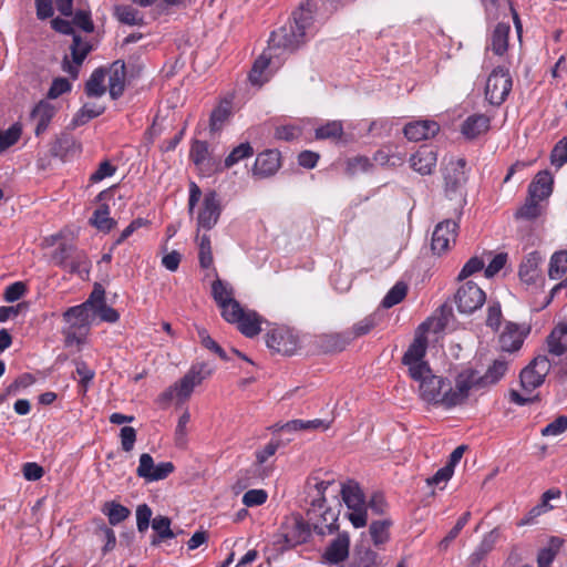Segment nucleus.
I'll return each instance as SVG.
<instances>
[{
    "label": "nucleus",
    "mask_w": 567,
    "mask_h": 567,
    "mask_svg": "<svg viewBox=\"0 0 567 567\" xmlns=\"http://www.w3.org/2000/svg\"><path fill=\"white\" fill-rule=\"evenodd\" d=\"M91 224L102 231H110L115 226V220L110 217V207L101 205L92 215Z\"/></svg>",
    "instance_id": "49530a36"
},
{
    "label": "nucleus",
    "mask_w": 567,
    "mask_h": 567,
    "mask_svg": "<svg viewBox=\"0 0 567 567\" xmlns=\"http://www.w3.org/2000/svg\"><path fill=\"white\" fill-rule=\"evenodd\" d=\"M72 90L71 82L65 78H56L48 91V99L54 100Z\"/></svg>",
    "instance_id": "69168bd1"
},
{
    "label": "nucleus",
    "mask_w": 567,
    "mask_h": 567,
    "mask_svg": "<svg viewBox=\"0 0 567 567\" xmlns=\"http://www.w3.org/2000/svg\"><path fill=\"white\" fill-rule=\"evenodd\" d=\"M543 257L538 251L529 252L522 261L518 270V275L522 281L525 284H534L538 278V266L542 262Z\"/></svg>",
    "instance_id": "7c9ffc66"
},
{
    "label": "nucleus",
    "mask_w": 567,
    "mask_h": 567,
    "mask_svg": "<svg viewBox=\"0 0 567 567\" xmlns=\"http://www.w3.org/2000/svg\"><path fill=\"white\" fill-rule=\"evenodd\" d=\"M466 162L464 158L451 159L444 167L445 189L447 193L457 192L466 183Z\"/></svg>",
    "instance_id": "dca6fc26"
},
{
    "label": "nucleus",
    "mask_w": 567,
    "mask_h": 567,
    "mask_svg": "<svg viewBox=\"0 0 567 567\" xmlns=\"http://www.w3.org/2000/svg\"><path fill=\"white\" fill-rule=\"evenodd\" d=\"M378 554L371 548L357 547L353 554L352 567H374Z\"/></svg>",
    "instance_id": "3c124183"
},
{
    "label": "nucleus",
    "mask_w": 567,
    "mask_h": 567,
    "mask_svg": "<svg viewBox=\"0 0 567 567\" xmlns=\"http://www.w3.org/2000/svg\"><path fill=\"white\" fill-rule=\"evenodd\" d=\"M316 3L312 0H306L301 2L299 8L292 13V24L297 30L303 32L308 37L313 29V12Z\"/></svg>",
    "instance_id": "5701e85b"
},
{
    "label": "nucleus",
    "mask_w": 567,
    "mask_h": 567,
    "mask_svg": "<svg viewBox=\"0 0 567 567\" xmlns=\"http://www.w3.org/2000/svg\"><path fill=\"white\" fill-rule=\"evenodd\" d=\"M511 28L507 23H498L491 38V49L497 55H503L508 48Z\"/></svg>",
    "instance_id": "58836bf2"
},
{
    "label": "nucleus",
    "mask_w": 567,
    "mask_h": 567,
    "mask_svg": "<svg viewBox=\"0 0 567 567\" xmlns=\"http://www.w3.org/2000/svg\"><path fill=\"white\" fill-rule=\"evenodd\" d=\"M156 464L154 463L153 457L148 453H143L140 456V464L136 470V474L138 477L144 478L150 482L155 471Z\"/></svg>",
    "instance_id": "680f3d73"
},
{
    "label": "nucleus",
    "mask_w": 567,
    "mask_h": 567,
    "mask_svg": "<svg viewBox=\"0 0 567 567\" xmlns=\"http://www.w3.org/2000/svg\"><path fill=\"white\" fill-rule=\"evenodd\" d=\"M489 127V116L485 114H472L463 122L461 132L466 138L474 140L486 133Z\"/></svg>",
    "instance_id": "cd10ccee"
},
{
    "label": "nucleus",
    "mask_w": 567,
    "mask_h": 567,
    "mask_svg": "<svg viewBox=\"0 0 567 567\" xmlns=\"http://www.w3.org/2000/svg\"><path fill=\"white\" fill-rule=\"evenodd\" d=\"M512 90V78L509 71L504 68H496L488 75L485 86L486 100L492 105H501Z\"/></svg>",
    "instance_id": "0eeeda50"
},
{
    "label": "nucleus",
    "mask_w": 567,
    "mask_h": 567,
    "mask_svg": "<svg viewBox=\"0 0 567 567\" xmlns=\"http://www.w3.org/2000/svg\"><path fill=\"white\" fill-rule=\"evenodd\" d=\"M458 224L454 219H445L439 223L432 234V250L441 255L450 249L451 244L455 243Z\"/></svg>",
    "instance_id": "f8f14e48"
},
{
    "label": "nucleus",
    "mask_w": 567,
    "mask_h": 567,
    "mask_svg": "<svg viewBox=\"0 0 567 567\" xmlns=\"http://www.w3.org/2000/svg\"><path fill=\"white\" fill-rule=\"evenodd\" d=\"M550 361L546 355L536 357L529 365L520 372V384L524 391L530 393L540 386L550 370Z\"/></svg>",
    "instance_id": "9d476101"
},
{
    "label": "nucleus",
    "mask_w": 567,
    "mask_h": 567,
    "mask_svg": "<svg viewBox=\"0 0 567 567\" xmlns=\"http://www.w3.org/2000/svg\"><path fill=\"white\" fill-rule=\"evenodd\" d=\"M212 374L213 369L207 363L193 364L178 382L161 394L159 401L167 403L176 398L179 402H185L192 395L194 388Z\"/></svg>",
    "instance_id": "20e7f679"
},
{
    "label": "nucleus",
    "mask_w": 567,
    "mask_h": 567,
    "mask_svg": "<svg viewBox=\"0 0 567 567\" xmlns=\"http://www.w3.org/2000/svg\"><path fill=\"white\" fill-rule=\"evenodd\" d=\"M499 538V529L494 528L485 534L475 550L470 555L468 560L474 564H481L485 557L491 553Z\"/></svg>",
    "instance_id": "72a5a7b5"
},
{
    "label": "nucleus",
    "mask_w": 567,
    "mask_h": 567,
    "mask_svg": "<svg viewBox=\"0 0 567 567\" xmlns=\"http://www.w3.org/2000/svg\"><path fill=\"white\" fill-rule=\"evenodd\" d=\"M280 153L267 150L257 155L252 167V175L259 178L272 176L280 167Z\"/></svg>",
    "instance_id": "6ab92c4d"
},
{
    "label": "nucleus",
    "mask_w": 567,
    "mask_h": 567,
    "mask_svg": "<svg viewBox=\"0 0 567 567\" xmlns=\"http://www.w3.org/2000/svg\"><path fill=\"white\" fill-rule=\"evenodd\" d=\"M554 177L548 171H542L536 174L528 186V195L533 198L544 200L553 193Z\"/></svg>",
    "instance_id": "bb28decb"
},
{
    "label": "nucleus",
    "mask_w": 567,
    "mask_h": 567,
    "mask_svg": "<svg viewBox=\"0 0 567 567\" xmlns=\"http://www.w3.org/2000/svg\"><path fill=\"white\" fill-rule=\"evenodd\" d=\"M21 136V127L17 124L6 131L0 132V151H4L14 145Z\"/></svg>",
    "instance_id": "e2e57ef3"
},
{
    "label": "nucleus",
    "mask_w": 567,
    "mask_h": 567,
    "mask_svg": "<svg viewBox=\"0 0 567 567\" xmlns=\"http://www.w3.org/2000/svg\"><path fill=\"white\" fill-rule=\"evenodd\" d=\"M307 37L302 31L297 30L296 27L290 23L288 27H281L277 31H274L270 35L269 43L272 48H282L287 51L297 50L305 41Z\"/></svg>",
    "instance_id": "ddd939ff"
},
{
    "label": "nucleus",
    "mask_w": 567,
    "mask_h": 567,
    "mask_svg": "<svg viewBox=\"0 0 567 567\" xmlns=\"http://www.w3.org/2000/svg\"><path fill=\"white\" fill-rule=\"evenodd\" d=\"M152 528L155 535L152 537L151 545L157 546L165 539L175 538L177 534L171 528V519L167 516L158 515L152 519Z\"/></svg>",
    "instance_id": "c9c22d12"
},
{
    "label": "nucleus",
    "mask_w": 567,
    "mask_h": 567,
    "mask_svg": "<svg viewBox=\"0 0 567 567\" xmlns=\"http://www.w3.org/2000/svg\"><path fill=\"white\" fill-rule=\"evenodd\" d=\"M75 373L79 378V383L83 391L87 390L89 384L94 379L95 372L84 361L75 360Z\"/></svg>",
    "instance_id": "13d9d810"
},
{
    "label": "nucleus",
    "mask_w": 567,
    "mask_h": 567,
    "mask_svg": "<svg viewBox=\"0 0 567 567\" xmlns=\"http://www.w3.org/2000/svg\"><path fill=\"white\" fill-rule=\"evenodd\" d=\"M426 329L427 323L423 322L413 342L405 351L402 363L408 368L410 378L419 383L420 398L427 403L445 406L444 400L447 396L449 380L434 375L424 360L427 349V338L424 332Z\"/></svg>",
    "instance_id": "f257e3e1"
},
{
    "label": "nucleus",
    "mask_w": 567,
    "mask_h": 567,
    "mask_svg": "<svg viewBox=\"0 0 567 567\" xmlns=\"http://www.w3.org/2000/svg\"><path fill=\"white\" fill-rule=\"evenodd\" d=\"M91 298V307L93 319L97 316L101 321L114 323L120 319L118 312L106 305L105 302V291L103 287L96 284L90 293Z\"/></svg>",
    "instance_id": "4468645a"
},
{
    "label": "nucleus",
    "mask_w": 567,
    "mask_h": 567,
    "mask_svg": "<svg viewBox=\"0 0 567 567\" xmlns=\"http://www.w3.org/2000/svg\"><path fill=\"white\" fill-rule=\"evenodd\" d=\"M373 167L372 161L367 156H355L347 161L346 172L353 176L359 173H367Z\"/></svg>",
    "instance_id": "6e6d98bb"
},
{
    "label": "nucleus",
    "mask_w": 567,
    "mask_h": 567,
    "mask_svg": "<svg viewBox=\"0 0 567 567\" xmlns=\"http://www.w3.org/2000/svg\"><path fill=\"white\" fill-rule=\"evenodd\" d=\"M350 537L347 533H340L327 546L323 553V559L331 565L340 566L349 557Z\"/></svg>",
    "instance_id": "f3484780"
},
{
    "label": "nucleus",
    "mask_w": 567,
    "mask_h": 567,
    "mask_svg": "<svg viewBox=\"0 0 567 567\" xmlns=\"http://www.w3.org/2000/svg\"><path fill=\"white\" fill-rule=\"evenodd\" d=\"M454 299L457 310L470 315L484 305L486 295L475 282L466 281L458 287Z\"/></svg>",
    "instance_id": "1a4fd4ad"
},
{
    "label": "nucleus",
    "mask_w": 567,
    "mask_h": 567,
    "mask_svg": "<svg viewBox=\"0 0 567 567\" xmlns=\"http://www.w3.org/2000/svg\"><path fill=\"white\" fill-rule=\"evenodd\" d=\"M63 319L68 323L63 329L65 346L83 344L93 323L91 298L89 297L81 305L70 307L63 313Z\"/></svg>",
    "instance_id": "7ed1b4c3"
},
{
    "label": "nucleus",
    "mask_w": 567,
    "mask_h": 567,
    "mask_svg": "<svg viewBox=\"0 0 567 567\" xmlns=\"http://www.w3.org/2000/svg\"><path fill=\"white\" fill-rule=\"evenodd\" d=\"M279 447V443L276 441H270L268 444L265 445V447L260 451H257L256 453V463L252 465L251 470L254 472V475L262 478L268 475V472L261 467V465L275 453L277 452Z\"/></svg>",
    "instance_id": "ea45409f"
},
{
    "label": "nucleus",
    "mask_w": 567,
    "mask_h": 567,
    "mask_svg": "<svg viewBox=\"0 0 567 567\" xmlns=\"http://www.w3.org/2000/svg\"><path fill=\"white\" fill-rule=\"evenodd\" d=\"M236 320H226L237 324L238 330L247 338H254L261 331L262 318L254 310H246L240 306V311L235 313Z\"/></svg>",
    "instance_id": "2eb2a0df"
},
{
    "label": "nucleus",
    "mask_w": 567,
    "mask_h": 567,
    "mask_svg": "<svg viewBox=\"0 0 567 567\" xmlns=\"http://www.w3.org/2000/svg\"><path fill=\"white\" fill-rule=\"evenodd\" d=\"M72 247H68L66 245H62L59 248V254H56L55 258H59V264L64 268L69 269L72 274H87L89 272V261L84 254H76L74 258H70L69 251Z\"/></svg>",
    "instance_id": "a878e982"
},
{
    "label": "nucleus",
    "mask_w": 567,
    "mask_h": 567,
    "mask_svg": "<svg viewBox=\"0 0 567 567\" xmlns=\"http://www.w3.org/2000/svg\"><path fill=\"white\" fill-rule=\"evenodd\" d=\"M266 344L269 349L275 352L290 355L297 349V340L296 338L286 330L282 329H274L266 336Z\"/></svg>",
    "instance_id": "a211bd4d"
},
{
    "label": "nucleus",
    "mask_w": 567,
    "mask_h": 567,
    "mask_svg": "<svg viewBox=\"0 0 567 567\" xmlns=\"http://www.w3.org/2000/svg\"><path fill=\"white\" fill-rule=\"evenodd\" d=\"M341 495L349 511L347 517L350 523L355 528L364 527L368 522V513L364 494L360 486L354 482H348L342 485Z\"/></svg>",
    "instance_id": "39448f33"
},
{
    "label": "nucleus",
    "mask_w": 567,
    "mask_h": 567,
    "mask_svg": "<svg viewBox=\"0 0 567 567\" xmlns=\"http://www.w3.org/2000/svg\"><path fill=\"white\" fill-rule=\"evenodd\" d=\"M317 140H331L339 142L343 136V125L340 121H330L316 130Z\"/></svg>",
    "instance_id": "37998d69"
},
{
    "label": "nucleus",
    "mask_w": 567,
    "mask_h": 567,
    "mask_svg": "<svg viewBox=\"0 0 567 567\" xmlns=\"http://www.w3.org/2000/svg\"><path fill=\"white\" fill-rule=\"evenodd\" d=\"M116 19L127 25H142L143 16L132 6L121 4L114 8Z\"/></svg>",
    "instance_id": "79ce46f5"
},
{
    "label": "nucleus",
    "mask_w": 567,
    "mask_h": 567,
    "mask_svg": "<svg viewBox=\"0 0 567 567\" xmlns=\"http://www.w3.org/2000/svg\"><path fill=\"white\" fill-rule=\"evenodd\" d=\"M196 240L198 244L199 265L203 268H209L214 261L210 237L207 234L197 235Z\"/></svg>",
    "instance_id": "8fccbe9b"
},
{
    "label": "nucleus",
    "mask_w": 567,
    "mask_h": 567,
    "mask_svg": "<svg viewBox=\"0 0 567 567\" xmlns=\"http://www.w3.org/2000/svg\"><path fill=\"white\" fill-rule=\"evenodd\" d=\"M189 156L196 166H203L209 156L208 144L204 141H195Z\"/></svg>",
    "instance_id": "4d7b16f0"
},
{
    "label": "nucleus",
    "mask_w": 567,
    "mask_h": 567,
    "mask_svg": "<svg viewBox=\"0 0 567 567\" xmlns=\"http://www.w3.org/2000/svg\"><path fill=\"white\" fill-rule=\"evenodd\" d=\"M392 524L390 518L373 520L370 524L369 534L377 548H381L390 540V528Z\"/></svg>",
    "instance_id": "f704fd0d"
},
{
    "label": "nucleus",
    "mask_w": 567,
    "mask_h": 567,
    "mask_svg": "<svg viewBox=\"0 0 567 567\" xmlns=\"http://www.w3.org/2000/svg\"><path fill=\"white\" fill-rule=\"evenodd\" d=\"M235 291L230 284L217 278L212 284V296L220 308L225 320H236L235 313L240 311V303L234 298Z\"/></svg>",
    "instance_id": "6e6552de"
},
{
    "label": "nucleus",
    "mask_w": 567,
    "mask_h": 567,
    "mask_svg": "<svg viewBox=\"0 0 567 567\" xmlns=\"http://www.w3.org/2000/svg\"><path fill=\"white\" fill-rule=\"evenodd\" d=\"M508 361L504 358L494 360L484 375H478L482 386L497 383L507 372Z\"/></svg>",
    "instance_id": "4c0bfd02"
},
{
    "label": "nucleus",
    "mask_w": 567,
    "mask_h": 567,
    "mask_svg": "<svg viewBox=\"0 0 567 567\" xmlns=\"http://www.w3.org/2000/svg\"><path fill=\"white\" fill-rule=\"evenodd\" d=\"M102 513L107 516L110 524L113 526L125 520L131 514L127 507L113 501L103 505Z\"/></svg>",
    "instance_id": "c03bdc74"
},
{
    "label": "nucleus",
    "mask_w": 567,
    "mask_h": 567,
    "mask_svg": "<svg viewBox=\"0 0 567 567\" xmlns=\"http://www.w3.org/2000/svg\"><path fill=\"white\" fill-rule=\"evenodd\" d=\"M330 427V423L321 420V419H315L309 421L303 420H292L285 424H276L275 429L276 431H287V432H293V431H315V430H321L326 431Z\"/></svg>",
    "instance_id": "473e14b6"
},
{
    "label": "nucleus",
    "mask_w": 567,
    "mask_h": 567,
    "mask_svg": "<svg viewBox=\"0 0 567 567\" xmlns=\"http://www.w3.org/2000/svg\"><path fill=\"white\" fill-rule=\"evenodd\" d=\"M229 116H230V103L229 102L220 103L212 112L210 123H209L210 130L213 132L219 131L224 126L225 122L228 120Z\"/></svg>",
    "instance_id": "603ef678"
},
{
    "label": "nucleus",
    "mask_w": 567,
    "mask_h": 567,
    "mask_svg": "<svg viewBox=\"0 0 567 567\" xmlns=\"http://www.w3.org/2000/svg\"><path fill=\"white\" fill-rule=\"evenodd\" d=\"M408 286L403 281H398L385 295L382 300L384 308H391L400 303L406 296Z\"/></svg>",
    "instance_id": "864d4df0"
},
{
    "label": "nucleus",
    "mask_w": 567,
    "mask_h": 567,
    "mask_svg": "<svg viewBox=\"0 0 567 567\" xmlns=\"http://www.w3.org/2000/svg\"><path fill=\"white\" fill-rule=\"evenodd\" d=\"M152 509L147 504H141L136 508V527L140 533L148 529L152 519Z\"/></svg>",
    "instance_id": "774afa93"
},
{
    "label": "nucleus",
    "mask_w": 567,
    "mask_h": 567,
    "mask_svg": "<svg viewBox=\"0 0 567 567\" xmlns=\"http://www.w3.org/2000/svg\"><path fill=\"white\" fill-rule=\"evenodd\" d=\"M106 72L103 69H96L92 72L85 84V93L90 97H100L106 92L104 85Z\"/></svg>",
    "instance_id": "a19ab883"
},
{
    "label": "nucleus",
    "mask_w": 567,
    "mask_h": 567,
    "mask_svg": "<svg viewBox=\"0 0 567 567\" xmlns=\"http://www.w3.org/2000/svg\"><path fill=\"white\" fill-rule=\"evenodd\" d=\"M56 113L53 104L47 100H41L31 112V121L34 123V133L37 136L42 135L49 127V124Z\"/></svg>",
    "instance_id": "412c9836"
},
{
    "label": "nucleus",
    "mask_w": 567,
    "mask_h": 567,
    "mask_svg": "<svg viewBox=\"0 0 567 567\" xmlns=\"http://www.w3.org/2000/svg\"><path fill=\"white\" fill-rule=\"evenodd\" d=\"M473 388H483L476 371L466 369L460 372L455 379V386L449 381L447 396H445V408H452L463 403Z\"/></svg>",
    "instance_id": "423d86ee"
},
{
    "label": "nucleus",
    "mask_w": 567,
    "mask_h": 567,
    "mask_svg": "<svg viewBox=\"0 0 567 567\" xmlns=\"http://www.w3.org/2000/svg\"><path fill=\"white\" fill-rule=\"evenodd\" d=\"M440 131V126L435 121L423 120L408 123L404 126V135L408 140L419 142L433 137Z\"/></svg>",
    "instance_id": "4be33fe9"
},
{
    "label": "nucleus",
    "mask_w": 567,
    "mask_h": 567,
    "mask_svg": "<svg viewBox=\"0 0 567 567\" xmlns=\"http://www.w3.org/2000/svg\"><path fill=\"white\" fill-rule=\"evenodd\" d=\"M271 56L265 52L255 61L252 69L249 73V80L255 85H262L268 81L265 71L268 69Z\"/></svg>",
    "instance_id": "a18cd8bd"
},
{
    "label": "nucleus",
    "mask_w": 567,
    "mask_h": 567,
    "mask_svg": "<svg viewBox=\"0 0 567 567\" xmlns=\"http://www.w3.org/2000/svg\"><path fill=\"white\" fill-rule=\"evenodd\" d=\"M527 331L515 323H507L499 336V346L503 351L514 352L520 349Z\"/></svg>",
    "instance_id": "393cba45"
},
{
    "label": "nucleus",
    "mask_w": 567,
    "mask_h": 567,
    "mask_svg": "<svg viewBox=\"0 0 567 567\" xmlns=\"http://www.w3.org/2000/svg\"><path fill=\"white\" fill-rule=\"evenodd\" d=\"M310 536V524L300 518H293L287 526L285 532L286 542L296 546L305 543Z\"/></svg>",
    "instance_id": "c756f323"
},
{
    "label": "nucleus",
    "mask_w": 567,
    "mask_h": 567,
    "mask_svg": "<svg viewBox=\"0 0 567 567\" xmlns=\"http://www.w3.org/2000/svg\"><path fill=\"white\" fill-rule=\"evenodd\" d=\"M331 484V481H322L318 477H310L306 484V501L310 505L307 512L308 520L319 535L332 534L339 527L337 513L326 506L324 493Z\"/></svg>",
    "instance_id": "f03ea898"
},
{
    "label": "nucleus",
    "mask_w": 567,
    "mask_h": 567,
    "mask_svg": "<svg viewBox=\"0 0 567 567\" xmlns=\"http://www.w3.org/2000/svg\"><path fill=\"white\" fill-rule=\"evenodd\" d=\"M220 214L221 205L217 193L214 190L206 193L197 212V231L213 229L218 223Z\"/></svg>",
    "instance_id": "9b49d317"
},
{
    "label": "nucleus",
    "mask_w": 567,
    "mask_h": 567,
    "mask_svg": "<svg viewBox=\"0 0 567 567\" xmlns=\"http://www.w3.org/2000/svg\"><path fill=\"white\" fill-rule=\"evenodd\" d=\"M567 430V416L560 415L542 429L543 436H557Z\"/></svg>",
    "instance_id": "0e129e2a"
},
{
    "label": "nucleus",
    "mask_w": 567,
    "mask_h": 567,
    "mask_svg": "<svg viewBox=\"0 0 567 567\" xmlns=\"http://www.w3.org/2000/svg\"><path fill=\"white\" fill-rule=\"evenodd\" d=\"M471 518V513L465 512L456 522L455 526L449 532V534L441 540L440 548L447 549L451 542L455 539L460 532L464 528V526L468 523Z\"/></svg>",
    "instance_id": "052dcab7"
},
{
    "label": "nucleus",
    "mask_w": 567,
    "mask_h": 567,
    "mask_svg": "<svg viewBox=\"0 0 567 567\" xmlns=\"http://www.w3.org/2000/svg\"><path fill=\"white\" fill-rule=\"evenodd\" d=\"M254 155V148L246 142L236 146L230 154L225 158V167L230 168L240 161L251 157Z\"/></svg>",
    "instance_id": "5fc2aeb1"
},
{
    "label": "nucleus",
    "mask_w": 567,
    "mask_h": 567,
    "mask_svg": "<svg viewBox=\"0 0 567 567\" xmlns=\"http://www.w3.org/2000/svg\"><path fill=\"white\" fill-rule=\"evenodd\" d=\"M539 199L533 198L528 195L526 203L518 209L517 217L533 219L539 216L540 207Z\"/></svg>",
    "instance_id": "338daca9"
},
{
    "label": "nucleus",
    "mask_w": 567,
    "mask_h": 567,
    "mask_svg": "<svg viewBox=\"0 0 567 567\" xmlns=\"http://www.w3.org/2000/svg\"><path fill=\"white\" fill-rule=\"evenodd\" d=\"M70 49L74 65L71 64V62L68 60V56H65L62 63V69L75 79L79 74V66L83 63L86 55L91 51V45L83 41L80 35L74 34Z\"/></svg>",
    "instance_id": "aec40b11"
},
{
    "label": "nucleus",
    "mask_w": 567,
    "mask_h": 567,
    "mask_svg": "<svg viewBox=\"0 0 567 567\" xmlns=\"http://www.w3.org/2000/svg\"><path fill=\"white\" fill-rule=\"evenodd\" d=\"M352 338L346 333H329L319 338V347L324 352L342 351L350 343Z\"/></svg>",
    "instance_id": "e433bc0d"
},
{
    "label": "nucleus",
    "mask_w": 567,
    "mask_h": 567,
    "mask_svg": "<svg viewBox=\"0 0 567 567\" xmlns=\"http://www.w3.org/2000/svg\"><path fill=\"white\" fill-rule=\"evenodd\" d=\"M567 271V251L559 250L553 254L549 260L548 276L550 279H559Z\"/></svg>",
    "instance_id": "de8ad7c7"
},
{
    "label": "nucleus",
    "mask_w": 567,
    "mask_h": 567,
    "mask_svg": "<svg viewBox=\"0 0 567 567\" xmlns=\"http://www.w3.org/2000/svg\"><path fill=\"white\" fill-rule=\"evenodd\" d=\"M547 348L555 357H560L567 351V323H559L551 330L547 337Z\"/></svg>",
    "instance_id": "2f4dec72"
},
{
    "label": "nucleus",
    "mask_w": 567,
    "mask_h": 567,
    "mask_svg": "<svg viewBox=\"0 0 567 567\" xmlns=\"http://www.w3.org/2000/svg\"><path fill=\"white\" fill-rule=\"evenodd\" d=\"M105 111V106L97 103H86L76 113L73 118L74 125H84L90 120L100 116Z\"/></svg>",
    "instance_id": "09e8293b"
},
{
    "label": "nucleus",
    "mask_w": 567,
    "mask_h": 567,
    "mask_svg": "<svg viewBox=\"0 0 567 567\" xmlns=\"http://www.w3.org/2000/svg\"><path fill=\"white\" fill-rule=\"evenodd\" d=\"M126 70L123 61H115L110 68L109 92L113 100L118 99L125 87Z\"/></svg>",
    "instance_id": "c85d7f7f"
},
{
    "label": "nucleus",
    "mask_w": 567,
    "mask_h": 567,
    "mask_svg": "<svg viewBox=\"0 0 567 567\" xmlns=\"http://www.w3.org/2000/svg\"><path fill=\"white\" fill-rule=\"evenodd\" d=\"M437 154L436 152L427 146H422L415 154L410 158L411 167L422 174L429 175L433 172L436 166Z\"/></svg>",
    "instance_id": "b1692460"
},
{
    "label": "nucleus",
    "mask_w": 567,
    "mask_h": 567,
    "mask_svg": "<svg viewBox=\"0 0 567 567\" xmlns=\"http://www.w3.org/2000/svg\"><path fill=\"white\" fill-rule=\"evenodd\" d=\"M550 162L556 168H560L567 163V137H563L555 144L550 153Z\"/></svg>",
    "instance_id": "bf43d9fd"
}]
</instances>
